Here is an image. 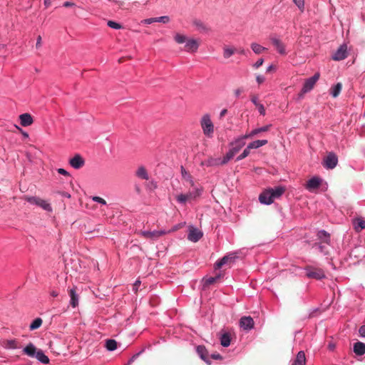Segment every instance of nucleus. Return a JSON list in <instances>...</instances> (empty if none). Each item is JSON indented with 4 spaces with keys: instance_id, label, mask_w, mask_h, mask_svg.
<instances>
[{
    "instance_id": "obj_30",
    "label": "nucleus",
    "mask_w": 365,
    "mask_h": 365,
    "mask_svg": "<svg viewBox=\"0 0 365 365\" xmlns=\"http://www.w3.org/2000/svg\"><path fill=\"white\" fill-rule=\"evenodd\" d=\"M231 341L230 335L228 333H224L220 336V344L224 347H227L230 346Z\"/></svg>"
},
{
    "instance_id": "obj_21",
    "label": "nucleus",
    "mask_w": 365,
    "mask_h": 365,
    "mask_svg": "<svg viewBox=\"0 0 365 365\" xmlns=\"http://www.w3.org/2000/svg\"><path fill=\"white\" fill-rule=\"evenodd\" d=\"M353 351L357 356H363L365 354V343L357 341L354 344Z\"/></svg>"
},
{
    "instance_id": "obj_19",
    "label": "nucleus",
    "mask_w": 365,
    "mask_h": 365,
    "mask_svg": "<svg viewBox=\"0 0 365 365\" xmlns=\"http://www.w3.org/2000/svg\"><path fill=\"white\" fill-rule=\"evenodd\" d=\"M306 356L303 351H300L297 354L296 358L293 360L291 365H306Z\"/></svg>"
},
{
    "instance_id": "obj_12",
    "label": "nucleus",
    "mask_w": 365,
    "mask_h": 365,
    "mask_svg": "<svg viewBox=\"0 0 365 365\" xmlns=\"http://www.w3.org/2000/svg\"><path fill=\"white\" fill-rule=\"evenodd\" d=\"M348 56L347 46L346 44L341 45L332 56L334 61H341L345 59Z\"/></svg>"
},
{
    "instance_id": "obj_34",
    "label": "nucleus",
    "mask_w": 365,
    "mask_h": 365,
    "mask_svg": "<svg viewBox=\"0 0 365 365\" xmlns=\"http://www.w3.org/2000/svg\"><path fill=\"white\" fill-rule=\"evenodd\" d=\"M176 200L178 203L180 204H185L187 200H190V197L188 195V193L187 194H180L177 195Z\"/></svg>"
},
{
    "instance_id": "obj_8",
    "label": "nucleus",
    "mask_w": 365,
    "mask_h": 365,
    "mask_svg": "<svg viewBox=\"0 0 365 365\" xmlns=\"http://www.w3.org/2000/svg\"><path fill=\"white\" fill-rule=\"evenodd\" d=\"M322 179L317 176H314L311 178L306 183L305 188L311 192H313L316 190H317L320 185H322Z\"/></svg>"
},
{
    "instance_id": "obj_38",
    "label": "nucleus",
    "mask_w": 365,
    "mask_h": 365,
    "mask_svg": "<svg viewBox=\"0 0 365 365\" xmlns=\"http://www.w3.org/2000/svg\"><path fill=\"white\" fill-rule=\"evenodd\" d=\"M107 24L110 28L113 29H120L122 28L120 24L113 21H108Z\"/></svg>"
},
{
    "instance_id": "obj_28",
    "label": "nucleus",
    "mask_w": 365,
    "mask_h": 365,
    "mask_svg": "<svg viewBox=\"0 0 365 365\" xmlns=\"http://www.w3.org/2000/svg\"><path fill=\"white\" fill-rule=\"evenodd\" d=\"M342 85L341 83H337L336 85L330 88V94L333 98H336L341 93Z\"/></svg>"
},
{
    "instance_id": "obj_55",
    "label": "nucleus",
    "mask_w": 365,
    "mask_h": 365,
    "mask_svg": "<svg viewBox=\"0 0 365 365\" xmlns=\"http://www.w3.org/2000/svg\"><path fill=\"white\" fill-rule=\"evenodd\" d=\"M209 358H210V359H212L217 360V359H221L222 356L219 354H212L210 356H209Z\"/></svg>"
},
{
    "instance_id": "obj_32",
    "label": "nucleus",
    "mask_w": 365,
    "mask_h": 365,
    "mask_svg": "<svg viewBox=\"0 0 365 365\" xmlns=\"http://www.w3.org/2000/svg\"><path fill=\"white\" fill-rule=\"evenodd\" d=\"M106 348L110 351H113L117 349V342L114 339H108L106 341Z\"/></svg>"
},
{
    "instance_id": "obj_42",
    "label": "nucleus",
    "mask_w": 365,
    "mask_h": 365,
    "mask_svg": "<svg viewBox=\"0 0 365 365\" xmlns=\"http://www.w3.org/2000/svg\"><path fill=\"white\" fill-rule=\"evenodd\" d=\"M182 227V224H178L173 226L170 230H165V235L170 234L171 232L177 231L178 229L181 228Z\"/></svg>"
},
{
    "instance_id": "obj_54",
    "label": "nucleus",
    "mask_w": 365,
    "mask_h": 365,
    "mask_svg": "<svg viewBox=\"0 0 365 365\" xmlns=\"http://www.w3.org/2000/svg\"><path fill=\"white\" fill-rule=\"evenodd\" d=\"M41 41H42L41 36H38L37 37L36 43V48H39L41 47Z\"/></svg>"
},
{
    "instance_id": "obj_53",
    "label": "nucleus",
    "mask_w": 365,
    "mask_h": 365,
    "mask_svg": "<svg viewBox=\"0 0 365 365\" xmlns=\"http://www.w3.org/2000/svg\"><path fill=\"white\" fill-rule=\"evenodd\" d=\"M242 92H243L242 88H239L235 89L234 91L235 97L239 98Z\"/></svg>"
},
{
    "instance_id": "obj_57",
    "label": "nucleus",
    "mask_w": 365,
    "mask_h": 365,
    "mask_svg": "<svg viewBox=\"0 0 365 365\" xmlns=\"http://www.w3.org/2000/svg\"><path fill=\"white\" fill-rule=\"evenodd\" d=\"M15 127L19 130H20V132L22 133L23 136L25 138H29V134L28 133L24 131L20 127H19L18 125H15Z\"/></svg>"
},
{
    "instance_id": "obj_23",
    "label": "nucleus",
    "mask_w": 365,
    "mask_h": 365,
    "mask_svg": "<svg viewBox=\"0 0 365 365\" xmlns=\"http://www.w3.org/2000/svg\"><path fill=\"white\" fill-rule=\"evenodd\" d=\"M271 126H272L271 125H266L264 126L253 129L249 133H246V137H248L249 138H251L257 135V134H259L260 133L267 132V131H268L269 130Z\"/></svg>"
},
{
    "instance_id": "obj_64",
    "label": "nucleus",
    "mask_w": 365,
    "mask_h": 365,
    "mask_svg": "<svg viewBox=\"0 0 365 365\" xmlns=\"http://www.w3.org/2000/svg\"><path fill=\"white\" fill-rule=\"evenodd\" d=\"M62 196L65 197H67V198H70L71 197V195L68 192H62Z\"/></svg>"
},
{
    "instance_id": "obj_7",
    "label": "nucleus",
    "mask_w": 365,
    "mask_h": 365,
    "mask_svg": "<svg viewBox=\"0 0 365 365\" xmlns=\"http://www.w3.org/2000/svg\"><path fill=\"white\" fill-rule=\"evenodd\" d=\"M306 276L310 279H322L326 277L324 270L321 268L307 266L304 268Z\"/></svg>"
},
{
    "instance_id": "obj_35",
    "label": "nucleus",
    "mask_w": 365,
    "mask_h": 365,
    "mask_svg": "<svg viewBox=\"0 0 365 365\" xmlns=\"http://www.w3.org/2000/svg\"><path fill=\"white\" fill-rule=\"evenodd\" d=\"M42 322H43V321H42V319L41 318L35 319L32 322V323L30 324V327H29L30 329L31 330H34V329H36L39 328L41 326Z\"/></svg>"
},
{
    "instance_id": "obj_33",
    "label": "nucleus",
    "mask_w": 365,
    "mask_h": 365,
    "mask_svg": "<svg viewBox=\"0 0 365 365\" xmlns=\"http://www.w3.org/2000/svg\"><path fill=\"white\" fill-rule=\"evenodd\" d=\"M251 48L255 53L256 54H259L262 51L266 50L265 47H263L262 46L257 43H252L251 44Z\"/></svg>"
},
{
    "instance_id": "obj_6",
    "label": "nucleus",
    "mask_w": 365,
    "mask_h": 365,
    "mask_svg": "<svg viewBox=\"0 0 365 365\" xmlns=\"http://www.w3.org/2000/svg\"><path fill=\"white\" fill-rule=\"evenodd\" d=\"M319 73H316L313 76L307 78L304 81V83L301 91V93L299 94V98H303L304 94L311 91L313 89L314 85L319 79Z\"/></svg>"
},
{
    "instance_id": "obj_48",
    "label": "nucleus",
    "mask_w": 365,
    "mask_h": 365,
    "mask_svg": "<svg viewBox=\"0 0 365 365\" xmlns=\"http://www.w3.org/2000/svg\"><path fill=\"white\" fill-rule=\"evenodd\" d=\"M359 333L361 337L365 338V325H362L359 327Z\"/></svg>"
},
{
    "instance_id": "obj_51",
    "label": "nucleus",
    "mask_w": 365,
    "mask_h": 365,
    "mask_svg": "<svg viewBox=\"0 0 365 365\" xmlns=\"http://www.w3.org/2000/svg\"><path fill=\"white\" fill-rule=\"evenodd\" d=\"M264 63V59L263 58H259L258 59L255 63L254 64V66L257 68L259 67H260Z\"/></svg>"
},
{
    "instance_id": "obj_47",
    "label": "nucleus",
    "mask_w": 365,
    "mask_h": 365,
    "mask_svg": "<svg viewBox=\"0 0 365 365\" xmlns=\"http://www.w3.org/2000/svg\"><path fill=\"white\" fill-rule=\"evenodd\" d=\"M155 22H156L155 17L146 19H144L143 21H142V23L145 24H150L155 23Z\"/></svg>"
},
{
    "instance_id": "obj_22",
    "label": "nucleus",
    "mask_w": 365,
    "mask_h": 365,
    "mask_svg": "<svg viewBox=\"0 0 365 365\" xmlns=\"http://www.w3.org/2000/svg\"><path fill=\"white\" fill-rule=\"evenodd\" d=\"M271 41H272V44L274 46V47L276 48V49L280 54H282V55L286 54L285 46L279 38H272L271 39Z\"/></svg>"
},
{
    "instance_id": "obj_4",
    "label": "nucleus",
    "mask_w": 365,
    "mask_h": 365,
    "mask_svg": "<svg viewBox=\"0 0 365 365\" xmlns=\"http://www.w3.org/2000/svg\"><path fill=\"white\" fill-rule=\"evenodd\" d=\"M200 126L203 134L208 138H212L214 134V124L211 120L210 115L207 113L204 114L200 119Z\"/></svg>"
},
{
    "instance_id": "obj_60",
    "label": "nucleus",
    "mask_w": 365,
    "mask_h": 365,
    "mask_svg": "<svg viewBox=\"0 0 365 365\" xmlns=\"http://www.w3.org/2000/svg\"><path fill=\"white\" fill-rule=\"evenodd\" d=\"M74 6V4L71 2V1H66L63 3V6L64 7H71V6Z\"/></svg>"
},
{
    "instance_id": "obj_62",
    "label": "nucleus",
    "mask_w": 365,
    "mask_h": 365,
    "mask_svg": "<svg viewBox=\"0 0 365 365\" xmlns=\"http://www.w3.org/2000/svg\"><path fill=\"white\" fill-rule=\"evenodd\" d=\"M43 4L46 8H48V6H50L51 2V0H43Z\"/></svg>"
},
{
    "instance_id": "obj_16",
    "label": "nucleus",
    "mask_w": 365,
    "mask_h": 365,
    "mask_svg": "<svg viewBox=\"0 0 365 365\" xmlns=\"http://www.w3.org/2000/svg\"><path fill=\"white\" fill-rule=\"evenodd\" d=\"M69 164L74 169H79L84 165L85 161L79 154H76L69 160Z\"/></svg>"
},
{
    "instance_id": "obj_49",
    "label": "nucleus",
    "mask_w": 365,
    "mask_h": 365,
    "mask_svg": "<svg viewBox=\"0 0 365 365\" xmlns=\"http://www.w3.org/2000/svg\"><path fill=\"white\" fill-rule=\"evenodd\" d=\"M195 26L200 30H205L206 27L201 21H195Z\"/></svg>"
},
{
    "instance_id": "obj_29",
    "label": "nucleus",
    "mask_w": 365,
    "mask_h": 365,
    "mask_svg": "<svg viewBox=\"0 0 365 365\" xmlns=\"http://www.w3.org/2000/svg\"><path fill=\"white\" fill-rule=\"evenodd\" d=\"M35 357L42 364H48L49 363L48 357L41 350L36 352Z\"/></svg>"
},
{
    "instance_id": "obj_61",
    "label": "nucleus",
    "mask_w": 365,
    "mask_h": 365,
    "mask_svg": "<svg viewBox=\"0 0 365 365\" xmlns=\"http://www.w3.org/2000/svg\"><path fill=\"white\" fill-rule=\"evenodd\" d=\"M187 181L189 182L190 186L193 187L195 185V182H194L192 176L191 177H188Z\"/></svg>"
},
{
    "instance_id": "obj_20",
    "label": "nucleus",
    "mask_w": 365,
    "mask_h": 365,
    "mask_svg": "<svg viewBox=\"0 0 365 365\" xmlns=\"http://www.w3.org/2000/svg\"><path fill=\"white\" fill-rule=\"evenodd\" d=\"M20 123L22 126L26 127L31 125L33 122V118L29 113H23L19 115Z\"/></svg>"
},
{
    "instance_id": "obj_43",
    "label": "nucleus",
    "mask_w": 365,
    "mask_h": 365,
    "mask_svg": "<svg viewBox=\"0 0 365 365\" xmlns=\"http://www.w3.org/2000/svg\"><path fill=\"white\" fill-rule=\"evenodd\" d=\"M6 347L10 349H16L17 348V344L15 340H9L6 342Z\"/></svg>"
},
{
    "instance_id": "obj_50",
    "label": "nucleus",
    "mask_w": 365,
    "mask_h": 365,
    "mask_svg": "<svg viewBox=\"0 0 365 365\" xmlns=\"http://www.w3.org/2000/svg\"><path fill=\"white\" fill-rule=\"evenodd\" d=\"M257 108H258V110L259 112V113L262 115H265V109H264V107L262 104H259L257 106Z\"/></svg>"
},
{
    "instance_id": "obj_9",
    "label": "nucleus",
    "mask_w": 365,
    "mask_h": 365,
    "mask_svg": "<svg viewBox=\"0 0 365 365\" xmlns=\"http://www.w3.org/2000/svg\"><path fill=\"white\" fill-rule=\"evenodd\" d=\"M338 163V158L334 153H329L324 158L323 165L327 169L334 168Z\"/></svg>"
},
{
    "instance_id": "obj_31",
    "label": "nucleus",
    "mask_w": 365,
    "mask_h": 365,
    "mask_svg": "<svg viewBox=\"0 0 365 365\" xmlns=\"http://www.w3.org/2000/svg\"><path fill=\"white\" fill-rule=\"evenodd\" d=\"M202 188L197 187L195 188L192 191L187 192L190 200L195 199L200 197L202 195Z\"/></svg>"
},
{
    "instance_id": "obj_13",
    "label": "nucleus",
    "mask_w": 365,
    "mask_h": 365,
    "mask_svg": "<svg viewBox=\"0 0 365 365\" xmlns=\"http://www.w3.org/2000/svg\"><path fill=\"white\" fill-rule=\"evenodd\" d=\"M202 232L198 229L192 226L189 227V233L187 235L188 240L192 242H197L202 237Z\"/></svg>"
},
{
    "instance_id": "obj_56",
    "label": "nucleus",
    "mask_w": 365,
    "mask_h": 365,
    "mask_svg": "<svg viewBox=\"0 0 365 365\" xmlns=\"http://www.w3.org/2000/svg\"><path fill=\"white\" fill-rule=\"evenodd\" d=\"M264 80H265V78L263 76L258 75L256 77V81L259 84H261L262 83H263L264 81Z\"/></svg>"
},
{
    "instance_id": "obj_14",
    "label": "nucleus",
    "mask_w": 365,
    "mask_h": 365,
    "mask_svg": "<svg viewBox=\"0 0 365 365\" xmlns=\"http://www.w3.org/2000/svg\"><path fill=\"white\" fill-rule=\"evenodd\" d=\"M236 256L235 254L227 255L215 262V268L220 269L222 266L225 264L234 262Z\"/></svg>"
},
{
    "instance_id": "obj_58",
    "label": "nucleus",
    "mask_w": 365,
    "mask_h": 365,
    "mask_svg": "<svg viewBox=\"0 0 365 365\" xmlns=\"http://www.w3.org/2000/svg\"><path fill=\"white\" fill-rule=\"evenodd\" d=\"M140 285V280H136L135 282L133 284V289L137 292L139 286Z\"/></svg>"
},
{
    "instance_id": "obj_15",
    "label": "nucleus",
    "mask_w": 365,
    "mask_h": 365,
    "mask_svg": "<svg viewBox=\"0 0 365 365\" xmlns=\"http://www.w3.org/2000/svg\"><path fill=\"white\" fill-rule=\"evenodd\" d=\"M254 320L253 319L248 317H242L240 320V327L247 331H250L254 327Z\"/></svg>"
},
{
    "instance_id": "obj_11",
    "label": "nucleus",
    "mask_w": 365,
    "mask_h": 365,
    "mask_svg": "<svg viewBox=\"0 0 365 365\" xmlns=\"http://www.w3.org/2000/svg\"><path fill=\"white\" fill-rule=\"evenodd\" d=\"M140 235L146 239L156 240L161 236L165 235V230L154 231H141L140 232Z\"/></svg>"
},
{
    "instance_id": "obj_63",
    "label": "nucleus",
    "mask_w": 365,
    "mask_h": 365,
    "mask_svg": "<svg viewBox=\"0 0 365 365\" xmlns=\"http://www.w3.org/2000/svg\"><path fill=\"white\" fill-rule=\"evenodd\" d=\"M51 295L53 297H56L58 295V292L57 291L53 290L51 292Z\"/></svg>"
},
{
    "instance_id": "obj_3",
    "label": "nucleus",
    "mask_w": 365,
    "mask_h": 365,
    "mask_svg": "<svg viewBox=\"0 0 365 365\" xmlns=\"http://www.w3.org/2000/svg\"><path fill=\"white\" fill-rule=\"evenodd\" d=\"M246 134L236 138L230 143V148L226 153V160H230L245 145Z\"/></svg>"
},
{
    "instance_id": "obj_1",
    "label": "nucleus",
    "mask_w": 365,
    "mask_h": 365,
    "mask_svg": "<svg viewBox=\"0 0 365 365\" xmlns=\"http://www.w3.org/2000/svg\"><path fill=\"white\" fill-rule=\"evenodd\" d=\"M285 190V187L282 185L267 188L259 194V201L263 205H271L275 199L279 198L284 193Z\"/></svg>"
},
{
    "instance_id": "obj_46",
    "label": "nucleus",
    "mask_w": 365,
    "mask_h": 365,
    "mask_svg": "<svg viewBox=\"0 0 365 365\" xmlns=\"http://www.w3.org/2000/svg\"><path fill=\"white\" fill-rule=\"evenodd\" d=\"M318 236L320 238L327 237L329 238V235L325 230H320L318 233Z\"/></svg>"
},
{
    "instance_id": "obj_18",
    "label": "nucleus",
    "mask_w": 365,
    "mask_h": 365,
    "mask_svg": "<svg viewBox=\"0 0 365 365\" xmlns=\"http://www.w3.org/2000/svg\"><path fill=\"white\" fill-rule=\"evenodd\" d=\"M196 351H197V353L198 354V355L200 356V357L204 361H205L207 364H211V361L210 360L208 352L204 346H201V345L197 346Z\"/></svg>"
},
{
    "instance_id": "obj_5",
    "label": "nucleus",
    "mask_w": 365,
    "mask_h": 365,
    "mask_svg": "<svg viewBox=\"0 0 365 365\" xmlns=\"http://www.w3.org/2000/svg\"><path fill=\"white\" fill-rule=\"evenodd\" d=\"M25 200H26L31 205H35L41 207L43 210L52 212V207L49 202L47 201L36 196H26L24 197Z\"/></svg>"
},
{
    "instance_id": "obj_52",
    "label": "nucleus",
    "mask_w": 365,
    "mask_h": 365,
    "mask_svg": "<svg viewBox=\"0 0 365 365\" xmlns=\"http://www.w3.org/2000/svg\"><path fill=\"white\" fill-rule=\"evenodd\" d=\"M58 173L61 175H66V176H69V173L68 172H67L65 169L63 168H58L57 170Z\"/></svg>"
},
{
    "instance_id": "obj_45",
    "label": "nucleus",
    "mask_w": 365,
    "mask_h": 365,
    "mask_svg": "<svg viewBox=\"0 0 365 365\" xmlns=\"http://www.w3.org/2000/svg\"><path fill=\"white\" fill-rule=\"evenodd\" d=\"M217 278L218 277H211L206 279V280L205 282V285H210V284H213L214 282H216Z\"/></svg>"
},
{
    "instance_id": "obj_37",
    "label": "nucleus",
    "mask_w": 365,
    "mask_h": 365,
    "mask_svg": "<svg viewBox=\"0 0 365 365\" xmlns=\"http://www.w3.org/2000/svg\"><path fill=\"white\" fill-rule=\"evenodd\" d=\"M250 153V149H248L247 146L246 148L243 150V152L237 157L236 160L240 161L243 160L244 158H247Z\"/></svg>"
},
{
    "instance_id": "obj_2",
    "label": "nucleus",
    "mask_w": 365,
    "mask_h": 365,
    "mask_svg": "<svg viewBox=\"0 0 365 365\" xmlns=\"http://www.w3.org/2000/svg\"><path fill=\"white\" fill-rule=\"evenodd\" d=\"M174 39L179 44L185 43V49L187 52L195 53L199 48V42L197 40L194 38L188 39L185 35L176 34L174 36Z\"/></svg>"
},
{
    "instance_id": "obj_24",
    "label": "nucleus",
    "mask_w": 365,
    "mask_h": 365,
    "mask_svg": "<svg viewBox=\"0 0 365 365\" xmlns=\"http://www.w3.org/2000/svg\"><path fill=\"white\" fill-rule=\"evenodd\" d=\"M353 225L356 232H360L365 229V220L361 217H357L353 220Z\"/></svg>"
},
{
    "instance_id": "obj_44",
    "label": "nucleus",
    "mask_w": 365,
    "mask_h": 365,
    "mask_svg": "<svg viewBox=\"0 0 365 365\" xmlns=\"http://www.w3.org/2000/svg\"><path fill=\"white\" fill-rule=\"evenodd\" d=\"M181 175L185 180H187L188 177H191L190 174L182 166H181Z\"/></svg>"
},
{
    "instance_id": "obj_27",
    "label": "nucleus",
    "mask_w": 365,
    "mask_h": 365,
    "mask_svg": "<svg viewBox=\"0 0 365 365\" xmlns=\"http://www.w3.org/2000/svg\"><path fill=\"white\" fill-rule=\"evenodd\" d=\"M136 176L143 180H148L149 175L146 169L143 166H140L136 170Z\"/></svg>"
},
{
    "instance_id": "obj_40",
    "label": "nucleus",
    "mask_w": 365,
    "mask_h": 365,
    "mask_svg": "<svg viewBox=\"0 0 365 365\" xmlns=\"http://www.w3.org/2000/svg\"><path fill=\"white\" fill-rule=\"evenodd\" d=\"M156 22H161L163 24L168 23L170 21V18L168 16H163L160 17H155Z\"/></svg>"
},
{
    "instance_id": "obj_10",
    "label": "nucleus",
    "mask_w": 365,
    "mask_h": 365,
    "mask_svg": "<svg viewBox=\"0 0 365 365\" xmlns=\"http://www.w3.org/2000/svg\"><path fill=\"white\" fill-rule=\"evenodd\" d=\"M230 160H226V155L221 158H210L202 163V165L207 167L220 166L227 164Z\"/></svg>"
},
{
    "instance_id": "obj_59",
    "label": "nucleus",
    "mask_w": 365,
    "mask_h": 365,
    "mask_svg": "<svg viewBox=\"0 0 365 365\" xmlns=\"http://www.w3.org/2000/svg\"><path fill=\"white\" fill-rule=\"evenodd\" d=\"M251 101L256 106H257L258 105H259L260 103H258V98L257 96H253L252 98H251Z\"/></svg>"
},
{
    "instance_id": "obj_36",
    "label": "nucleus",
    "mask_w": 365,
    "mask_h": 365,
    "mask_svg": "<svg viewBox=\"0 0 365 365\" xmlns=\"http://www.w3.org/2000/svg\"><path fill=\"white\" fill-rule=\"evenodd\" d=\"M236 50L232 47H225L223 50V56L225 58H228L232 56Z\"/></svg>"
},
{
    "instance_id": "obj_25",
    "label": "nucleus",
    "mask_w": 365,
    "mask_h": 365,
    "mask_svg": "<svg viewBox=\"0 0 365 365\" xmlns=\"http://www.w3.org/2000/svg\"><path fill=\"white\" fill-rule=\"evenodd\" d=\"M267 143H268L267 140H257L250 143L247 145V148H248V149H250V150L251 149H257L263 145H265L266 144H267Z\"/></svg>"
},
{
    "instance_id": "obj_39",
    "label": "nucleus",
    "mask_w": 365,
    "mask_h": 365,
    "mask_svg": "<svg viewBox=\"0 0 365 365\" xmlns=\"http://www.w3.org/2000/svg\"><path fill=\"white\" fill-rule=\"evenodd\" d=\"M294 4L300 9L303 11L304 9V0H292Z\"/></svg>"
},
{
    "instance_id": "obj_17",
    "label": "nucleus",
    "mask_w": 365,
    "mask_h": 365,
    "mask_svg": "<svg viewBox=\"0 0 365 365\" xmlns=\"http://www.w3.org/2000/svg\"><path fill=\"white\" fill-rule=\"evenodd\" d=\"M76 289H77V287L76 286H73V288H71L68 290V294L71 298L70 304L73 308L78 307V301H79V296L76 293Z\"/></svg>"
},
{
    "instance_id": "obj_26",
    "label": "nucleus",
    "mask_w": 365,
    "mask_h": 365,
    "mask_svg": "<svg viewBox=\"0 0 365 365\" xmlns=\"http://www.w3.org/2000/svg\"><path fill=\"white\" fill-rule=\"evenodd\" d=\"M24 353L27 354L28 356H31V357H34L35 356L36 354V348L35 347V346L30 343L28 345H26L24 350H23Z\"/></svg>"
},
{
    "instance_id": "obj_41",
    "label": "nucleus",
    "mask_w": 365,
    "mask_h": 365,
    "mask_svg": "<svg viewBox=\"0 0 365 365\" xmlns=\"http://www.w3.org/2000/svg\"><path fill=\"white\" fill-rule=\"evenodd\" d=\"M92 200L103 205H106V201L103 198L98 196L92 197Z\"/></svg>"
}]
</instances>
